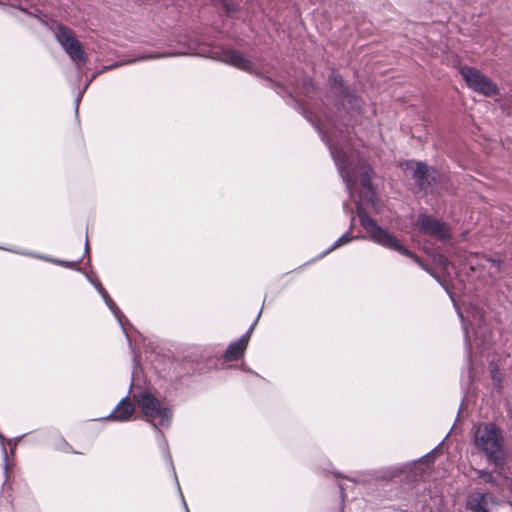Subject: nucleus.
<instances>
[{"mask_svg": "<svg viewBox=\"0 0 512 512\" xmlns=\"http://www.w3.org/2000/svg\"><path fill=\"white\" fill-rule=\"evenodd\" d=\"M468 315V321H469V330H475L473 331L474 340L473 343L476 346L485 345L486 344V337L484 335L485 328L483 327L484 324V313L482 309L470 306L467 310Z\"/></svg>", "mask_w": 512, "mask_h": 512, "instance_id": "7", "label": "nucleus"}, {"mask_svg": "<svg viewBox=\"0 0 512 512\" xmlns=\"http://www.w3.org/2000/svg\"><path fill=\"white\" fill-rule=\"evenodd\" d=\"M133 400L142 410L147 421L154 427L157 425L166 426L171 420V411L167 407L161 406L160 401L150 392L142 391L133 395Z\"/></svg>", "mask_w": 512, "mask_h": 512, "instance_id": "3", "label": "nucleus"}, {"mask_svg": "<svg viewBox=\"0 0 512 512\" xmlns=\"http://www.w3.org/2000/svg\"><path fill=\"white\" fill-rule=\"evenodd\" d=\"M221 60L229 65L249 73H257L254 64L242 54L233 50H226L222 53Z\"/></svg>", "mask_w": 512, "mask_h": 512, "instance_id": "9", "label": "nucleus"}, {"mask_svg": "<svg viewBox=\"0 0 512 512\" xmlns=\"http://www.w3.org/2000/svg\"><path fill=\"white\" fill-rule=\"evenodd\" d=\"M491 497L486 493H472L467 501V506L472 512H489V500Z\"/></svg>", "mask_w": 512, "mask_h": 512, "instance_id": "13", "label": "nucleus"}, {"mask_svg": "<svg viewBox=\"0 0 512 512\" xmlns=\"http://www.w3.org/2000/svg\"><path fill=\"white\" fill-rule=\"evenodd\" d=\"M2 449H3L4 455L6 457L7 456V452H6V448L4 447V445H2Z\"/></svg>", "mask_w": 512, "mask_h": 512, "instance_id": "22", "label": "nucleus"}, {"mask_svg": "<svg viewBox=\"0 0 512 512\" xmlns=\"http://www.w3.org/2000/svg\"><path fill=\"white\" fill-rule=\"evenodd\" d=\"M55 37L72 61L78 64L86 62V53L69 28L58 25L55 29Z\"/></svg>", "mask_w": 512, "mask_h": 512, "instance_id": "6", "label": "nucleus"}, {"mask_svg": "<svg viewBox=\"0 0 512 512\" xmlns=\"http://www.w3.org/2000/svg\"><path fill=\"white\" fill-rule=\"evenodd\" d=\"M450 299L452 300V302H455V299L453 296H450Z\"/></svg>", "mask_w": 512, "mask_h": 512, "instance_id": "27", "label": "nucleus"}, {"mask_svg": "<svg viewBox=\"0 0 512 512\" xmlns=\"http://www.w3.org/2000/svg\"><path fill=\"white\" fill-rule=\"evenodd\" d=\"M475 471H476V474L478 475V477L483 479L485 482H492L493 475L491 472L485 471V470H475Z\"/></svg>", "mask_w": 512, "mask_h": 512, "instance_id": "17", "label": "nucleus"}, {"mask_svg": "<svg viewBox=\"0 0 512 512\" xmlns=\"http://www.w3.org/2000/svg\"><path fill=\"white\" fill-rule=\"evenodd\" d=\"M85 246H86V250H87L88 249V241L87 240H86Z\"/></svg>", "mask_w": 512, "mask_h": 512, "instance_id": "24", "label": "nucleus"}, {"mask_svg": "<svg viewBox=\"0 0 512 512\" xmlns=\"http://www.w3.org/2000/svg\"><path fill=\"white\" fill-rule=\"evenodd\" d=\"M460 74L467 86L478 94L485 97H494L499 94L497 84L480 70L469 66H463L460 69Z\"/></svg>", "mask_w": 512, "mask_h": 512, "instance_id": "5", "label": "nucleus"}, {"mask_svg": "<svg viewBox=\"0 0 512 512\" xmlns=\"http://www.w3.org/2000/svg\"><path fill=\"white\" fill-rule=\"evenodd\" d=\"M342 79L340 76L334 78V91L341 93V106L347 110V113H353L354 111L360 110V100L348 90L342 88Z\"/></svg>", "mask_w": 512, "mask_h": 512, "instance_id": "8", "label": "nucleus"}, {"mask_svg": "<svg viewBox=\"0 0 512 512\" xmlns=\"http://www.w3.org/2000/svg\"><path fill=\"white\" fill-rule=\"evenodd\" d=\"M456 310H459V307H456ZM458 314H459V316H460V318L462 320V325H463V329H464V333H465L466 344L469 347V349L471 350L472 346H473V343L471 342V335L469 334L468 325L466 324V320L464 319L463 314L460 311H458Z\"/></svg>", "mask_w": 512, "mask_h": 512, "instance_id": "15", "label": "nucleus"}, {"mask_svg": "<svg viewBox=\"0 0 512 512\" xmlns=\"http://www.w3.org/2000/svg\"><path fill=\"white\" fill-rule=\"evenodd\" d=\"M125 319V316L122 317V320ZM119 324L122 326V329L124 331V334H127V331H125V328H124V323L122 322V324L119 322Z\"/></svg>", "mask_w": 512, "mask_h": 512, "instance_id": "21", "label": "nucleus"}, {"mask_svg": "<svg viewBox=\"0 0 512 512\" xmlns=\"http://www.w3.org/2000/svg\"><path fill=\"white\" fill-rule=\"evenodd\" d=\"M438 263L442 266V268L448 272L450 262L445 256H439Z\"/></svg>", "mask_w": 512, "mask_h": 512, "instance_id": "18", "label": "nucleus"}, {"mask_svg": "<svg viewBox=\"0 0 512 512\" xmlns=\"http://www.w3.org/2000/svg\"><path fill=\"white\" fill-rule=\"evenodd\" d=\"M254 325L251 326L250 330L243 336H241L237 341L232 342L224 355L226 361H234L241 357L248 345V341L250 338L251 331L253 330Z\"/></svg>", "mask_w": 512, "mask_h": 512, "instance_id": "10", "label": "nucleus"}, {"mask_svg": "<svg viewBox=\"0 0 512 512\" xmlns=\"http://www.w3.org/2000/svg\"><path fill=\"white\" fill-rule=\"evenodd\" d=\"M46 260L48 261H51V262H54V263H57V264H60V265H64V266H70V263L68 262H64V261H59V260H51V259H48V258H45Z\"/></svg>", "mask_w": 512, "mask_h": 512, "instance_id": "19", "label": "nucleus"}, {"mask_svg": "<svg viewBox=\"0 0 512 512\" xmlns=\"http://www.w3.org/2000/svg\"><path fill=\"white\" fill-rule=\"evenodd\" d=\"M94 285L99 294L102 296L108 308L114 314L115 318L118 320V322L122 324V317H124V314L120 311V309L117 307L115 302L110 298L109 294L100 283H95Z\"/></svg>", "mask_w": 512, "mask_h": 512, "instance_id": "14", "label": "nucleus"}, {"mask_svg": "<svg viewBox=\"0 0 512 512\" xmlns=\"http://www.w3.org/2000/svg\"><path fill=\"white\" fill-rule=\"evenodd\" d=\"M507 112H508V113H512V108H511V109H510V108H507Z\"/></svg>", "mask_w": 512, "mask_h": 512, "instance_id": "23", "label": "nucleus"}, {"mask_svg": "<svg viewBox=\"0 0 512 512\" xmlns=\"http://www.w3.org/2000/svg\"><path fill=\"white\" fill-rule=\"evenodd\" d=\"M134 412V407L127 397L123 398L114 411L107 417L108 419L116 421H128Z\"/></svg>", "mask_w": 512, "mask_h": 512, "instance_id": "12", "label": "nucleus"}, {"mask_svg": "<svg viewBox=\"0 0 512 512\" xmlns=\"http://www.w3.org/2000/svg\"><path fill=\"white\" fill-rule=\"evenodd\" d=\"M450 299L452 300V302H455V299L453 296H450Z\"/></svg>", "mask_w": 512, "mask_h": 512, "instance_id": "25", "label": "nucleus"}, {"mask_svg": "<svg viewBox=\"0 0 512 512\" xmlns=\"http://www.w3.org/2000/svg\"><path fill=\"white\" fill-rule=\"evenodd\" d=\"M450 299L452 300V302H455V299L453 296H450Z\"/></svg>", "mask_w": 512, "mask_h": 512, "instance_id": "26", "label": "nucleus"}, {"mask_svg": "<svg viewBox=\"0 0 512 512\" xmlns=\"http://www.w3.org/2000/svg\"><path fill=\"white\" fill-rule=\"evenodd\" d=\"M352 240V237L349 236L348 233L342 235L330 248V250H334L342 245L349 243Z\"/></svg>", "mask_w": 512, "mask_h": 512, "instance_id": "16", "label": "nucleus"}, {"mask_svg": "<svg viewBox=\"0 0 512 512\" xmlns=\"http://www.w3.org/2000/svg\"><path fill=\"white\" fill-rule=\"evenodd\" d=\"M304 88L308 91L310 88H313V84L311 83L310 80H305L304 81Z\"/></svg>", "mask_w": 512, "mask_h": 512, "instance_id": "20", "label": "nucleus"}, {"mask_svg": "<svg viewBox=\"0 0 512 512\" xmlns=\"http://www.w3.org/2000/svg\"><path fill=\"white\" fill-rule=\"evenodd\" d=\"M419 235L429 236L442 242L449 240L452 236L449 225L427 214H420L417 217L415 228L411 232L415 241Z\"/></svg>", "mask_w": 512, "mask_h": 512, "instance_id": "4", "label": "nucleus"}, {"mask_svg": "<svg viewBox=\"0 0 512 512\" xmlns=\"http://www.w3.org/2000/svg\"><path fill=\"white\" fill-rule=\"evenodd\" d=\"M305 117L313 123L322 139L327 143L331 156L346 184L349 196L356 203L360 224L369 234L371 240L410 257L422 269L434 276L416 254L407 250L394 236L378 226L364 211L362 207L364 202L371 204L373 207L376 203V194L371 184L372 169L352 148L347 136L348 132L339 128L336 120L326 112L321 111L315 114L309 112Z\"/></svg>", "mask_w": 512, "mask_h": 512, "instance_id": "1", "label": "nucleus"}, {"mask_svg": "<svg viewBox=\"0 0 512 512\" xmlns=\"http://www.w3.org/2000/svg\"><path fill=\"white\" fill-rule=\"evenodd\" d=\"M405 166L406 169H413V177L416 182L422 190L427 191L428 187L431 186V183L428 181L430 174L427 165L421 162L409 161L405 163Z\"/></svg>", "mask_w": 512, "mask_h": 512, "instance_id": "11", "label": "nucleus"}, {"mask_svg": "<svg viewBox=\"0 0 512 512\" xmlns=\"http://www.w3.org/2000/svg\"><path fill=\"white\" fill-rule=\"evenodd\" d=\"M473 444L483 453L488 463L496 467L505 461L504 438L502 431L493 423H480L473 429Z\"/></svg>", "mask_w": 512, "mask_h": 512, "instance_id": "2", "label": "nucleus"}]
</instances>
